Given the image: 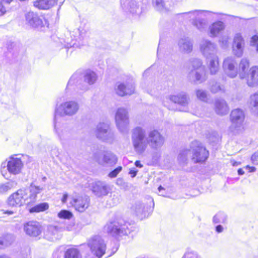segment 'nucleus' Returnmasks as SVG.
Instances as JSON below:
<instances>
[{
    "instance_id": "9d476101",
    "label": "nucleus",
    "mask_w": 258,
    "mask_h": 258,
    "mask_svg": "<svg viewBox=\"0 0 258 258\" xmlns=\"http://www.w3.org/2000/svg\"><path fill=\"white\" fill-rule=\"evenodd\" d=\"M95 135L98 139L109 144H113L115 140L114 133L108 123H99L97 126Z\"/></svg>"
},
{
    "instance_id": "cd10ccee",
    "label": "nucleus",
    "mask_w": 258,
    "mask_h": 258,
    "mask_svg": "<svg viewBox=\"0 0 258 258\" xmlns=\"http://www.w3.org/2000/svg\"><path fill=\"white\" fill-rule=\"evenodd\" d=\"M247 84L250 87L258 86V67L250 68L246 77Z\"/></svg>"
},
{
    "instance_id": "bb28decb",
    "label": "nucleus",
    "mask_w": 258,
    "mask_h": 258,
    "mask_svg": "<svg viewBox=\"0 0 258 258\" xmlns=\"http://www.w3.org/2000/svg\"><path fill=\"white\" fill-rule=\"evenodd\" d=\"M43 187L36 185L33 182L30 184L29 189H26L28 191V199L30 204L36 201L37 195L43 191Z\"/></svg>"
},
{
    "instance_id": "f257e3e1",
    "label": "nucleus",
    "mask_w": 258,
    "mask_h": 258,
    "mask_svg": "<svg viewBox=\"0 0 258 258\" xmlns=\"http://www.w3.org/2000/svg\"><path fill=\"white\" fill-rule=\"evenodd\" d=\"M132 140L135 151L143 153L149 145L152 149L159 150L164 144V137L157 131L149 132L146 136V131L141 127H136L132 131Z\"/></svg>"
},
{
    "instance_id": "ea45409f",
    "label": "nucleus",
    "mask_w": 258,
    "mask_h": 258,
    "mask_svg": "<svg viewBox=\"0 0 258 258\" xmlns=\"http://www.w3.org/2000/svg\"><path fill=\"white\" fill-rule=\"evenodd\" d=\"M49 206L47 203H40L30 208L29 212L30 213L42 212L47 210Z\"/></svg>"
},
{
    "instance_id": "c9c22d12",
    "label": "nucleus",
    "mask_w": 258,
    "mask_h": 258,
    "mask_svg": "<svg viewBox=\"0 0 258 258\" xmlns=\"http://www.w3.org/2000/svg\"><path fill=\"white\" fill-rule=\"evenodd\" d=\"M248 105L253 112L258 113V93H255L250 96Z\"/></svg>"
},
{
    "instance_id": "412c9836",
    "label": "nucleus",
    "mask_w": 258,
    "mask_h": 258,
    "mask_svg": "<svg viewBox=\"0 0 258 258\" xmlns=\"http://www.w3.org/2000/svg\"><path fill=\"white\" fill-rule=\"evenodd\" d=\"M26 21L30 25L35 28H41L47 25V21L44 18H40L36 13L29 12L26 15Z\"/></svg>"
},
{
    "instance_id": "f3484780",
    "label": "nucleus",
    "mask_w": 258,
    "mask_h": 258,
    "mask_svg": "<svg viewBox=\"0 0 258 258\" xmlns=\"http://www.w3.org/2000/svg\"><path fill=\"white\" fill-rule=\"evenodd\" d=\"M7 167V170L10 174L17 175L19 174L23 166V164L20 158L11 157L9 160L6 163H2L1 168H5Z\"/></svg>"
},
{
    "instance_id": "7ed1b4c3",
    "label": "nucleus",
    "mask_w": 258,
    "mask_h": 258,
    "mask_svg": "<svg viewBox=\"0 0 258 258\" xmlns=\"http://www.w3.org/2000/svg\"><path fill=\"white\" fill-rule=\"evenodd\" d=\"M97 78L96 73L90 70L84 73L83 80L80 78L77 74H74L69 81L67 89H75V87H77L81 90L86 91L88 89L89 85L96 82Z\"/></svg>"
},
{
    "instance_id": "e2e57ef3",
    "label": "nucleus",
    "mask_w": 258,
    "mask_h": 258,
    "mask_svg": "<svg viewBox=\"0 0 258 258\" xmlns=\"http://www.w3.org/2000/svg\"><path fill=\"white\" fill-rule=\"evenodd\" d=\"M113 200H115L116 201V202L114 203V204H117L119 203V199L117 197L115 198V199L113 198Z\"/></svg>"
},
{
    "instance_id": "de8ad7c7",
    "label": "nucleus",
    "mask_w": 258,
    "mask_h": 258,
    "mask_svg": "<svg viewBox=\"0 0 258 258\" xmlns=\"http://www.w3.org/2000/svg\"><path fill=\"white\" fill-rule=\"evenodd\" d=\"M182 258H201L198 253L193 250H188Z\"/></svg>"
},
{
    "instance_id": "5701e85b",
    "label": "nucleus",
    "mask_w": 258,
    "mask_h": 258,
    "mask_svg": "<svg viewBox=\"0 0 258 258\" xmlns=\"http://www.w3.org/2000/svg\"><path fill=\"white\" fill-rule=\"evenodd\" d=\"M120 5L124 11L133 14H139L142 12L137 0H120Z\"/></svg>"
},
{
    "instance_id": "1a4fd4ad",
    "label": "nucleus",
    "mask_w": 258,
    "mask_h": 258,
    "mask_svg": "<svg viewBox=\"0 0 258 258\" xmlns=\"http://www.w3.org/2000/svg\"><path fill=\"white\" fill-rule=\"evenodd\" d=\"M190 150L192 152L191 160L195 163H203L209 157V151L202 143L197 140H195L190 143Z\"/></svg>"
},
{
    "instance_id": "864d4df0",
    "label": "nucleus",
    "mask_w": 258,
    "mask_h": 258,
    "mask_svg": "<svg viewBox=\"0 0 258 258\" xmlns=\"http://www.w3.org/2000/svg\"><path fill=\"white\" fill-rule=\"evenodd\" d=\"M138 172V170L136 169V168H133L130 170L128 174L131 175L132 178H134L136 176Z\"/></svg>"
},
{
    "instance_id": "a18cd8bd",
    "label": "nucleus",
    "mask_w": 258,
    "mask_h": 258,
    "mask_svg": "<svg viewBox=\"0 0 258 258\" xmlns=\"http://www.w3.org/2000/svg\"><path fill=\"white\" fill-rule=\"evenodd\" d=\"M210 90L213 93H216L219 91H224V87L219 83L216 82L211 85Z\"/></svg>"
},
{
    "instance_id": "8fccbe9b",
    "label": "nucleus",
    "mask_w": 258,
    "mask_h": 258,
    "mask_svg": "<svg viewBox=\"0 0 258 258\" xmlns=\"http://www.w3.org/2000/svg\"><path fill=\"white\" fill-rule=\"evenodd\" d=\"M12 0H0V16L3 15L6 12V9L3 5V3L10 4Z\"/></svg>"
},
{
    "instance_id": "58836bf2",
    "label": "nucleus",
    "mask_w": 258,
    "mask_h": 258,
    "mask_svg": "<svg viewBox=\"0 0 258 258\" xmlns=\"http://www.w3.org/2000/svg\"><path fill=\"white\" fill-rule=\"evenodd\" d=\"M64 258H82V256L77 248H71L66 251Z\"/></svg>"
},
{
    "instance_id": "e433bc0d",
    "label": "nucleus",
    "mask_w": 258,
    "mask_h": 258,
    "mask_svg": "<svg viewBox=\"0 0 258 258\" xmlns=\"http://www.w3.org/2000/svg\"><path fill=\"white\" fill-rule=\"evenodd\" d=\"M190 150L184 149L181 150L178 156L177 160L179 163L181 165H184L186 163L188 156L190 154Z\"/></svg>"
},
{
    "instance_id": "13d9d810",
    "label": "nucleus",
    "mask_w": 258,
    "mask_h": 258,
    "mask_svg": "<svg viewBox=\"0 0 258 258\" xmlns=\"http://www.w3.org/2000/svg\"><path fill=\"white\" fill-rule=\"evenodd\" d=\"M135 165L136 167L139 168L143 167V165L141 163L140 161H136L135 163Z\"/></svg>"
},
{
    "instance_id": "79ce46f5",
    "label": "nucleus",
    "mask_w": 258,
    "mask_h": 258,
    "mask_svg": "<svg viewBox=\"0 0 258 258\" xmlns=\"http://www.w3.org/2000/svg\"><path fill=\"white\" fill-rule=\"evenodd\" d=\"M57 216L60 219H70L73 215L68 210H62L58 213Z\"/></svg>"
},
{
    "instance_id": "a211bd4d",
    "label": "nucleus",
    "mask_w": 258,
    "mask_h": 258,
    "mask_svg": "<svg viewBox=\"0 0 258 258\" xmlns=\"http://www.w3.org/2000/svg\"><path fill=\"white\" fill-rule=\"evenodd\" d=\"M223 69L225 74L230 78H235L238 74L237 63L234 57L228 56L224 59Z\"/></svg>"
},
{
    "instance_id": "2eb2a0df",
    "label": "nucleus",
    "mask_w": 258,
    "mask_h": 258,
    "mask_svg": "<svg viewBox=\"0 0 258 258\" xmlns=\"http://www.w3.org/2000/svg\"><path fill=\"white\" fill-rule=\"evenodd\" d=\"M199 48L200 52L206 59L217 55V45L208 39H202L200 42Z\"/></svg>"
},
{
    "instance_id": "f8f14e48",
    "label": "nucleus",
    "mask_w": 258,
    "mask_h": 258,
    "mask_svg": "<svg viewBox=\"0 0 258 258\" xmlns=\"http://www.w3.org/2000/svg\"><path fill=\"white\" fill-rule=\"evenodd\" d=\"M204 11H194L184 13L181 15L188 20H192V23L198 30L203 31L207 26V21L202 18Z\"/></svg>"
},
{
    "instance_id": "4468645a",
    "label": "nucleus",
    "mask_w": 258,
    "mask_h": 258,
    "mask_svg": "<svg viewBox=\"0 0 258 258\" xmlns=\"http://www.w3.org/2000/svg\"><path fill=\"white\" fill-rule=\"evenodd\" d=\"M28 198V191L26 189H20L9 197L8 203L12 207L21 206L24 204L29 205Z\"/></svg>"
},
{
    "instance_id": "774afa93",
    "label": "nucleus",
    "mask_w": 258,
    "mask_h": 258,
    "mask_svg": "<svg viewBox=\"0 0 258 258\" xmlns=\"http://www.w3.org/2000/svg\"><path fill=\"white\" fill-rule=\"evenodd\" d=\"M177 2H180L182 0H176Z\"/></svg>"
},
{
    "instance_id": "09e8293b",
    "label": "nucleus",
    "mask_w": 258,
    "mask_h": 258,
    "mask_svg": "<svg viewBox=\"0 0 258 258\" xmlns=\"http://www.w3.org/2000/svg\"><path fill=\"white\" fill-rule=\"evenodd\" d=\"M122 170V167L121 166H118L115 169H114L113 170L111 171L109 174L108 176L110 178H114L116 177L117 174Z\"/></svg>"
},
{
    "instance_id": "4d7b16f0",
    "label": "nucleus",
    "mask_w": 258,
    "mask_h": 258,
    "mask_svg": "<svg viewBox=\"0 0 258 258\" xmlns=\"http://www.w3.org/2000/svg\"><path fill=\"white\" fill-rule=\"evenodd\" d=\"M68 198V194L66 193V194H63V197L61 199V202L63 203H66L67 201Z\"/></svg>"
},
{
    "instance_id": "2f4dec72",
    "label": "nucleus",
    "mask_w": 258,
    "mask_h": 258,
    "mask_svg": "<svg viewBox=\"0 0 258 258\" xmlns=\"http://www.w3.org/2000/svg\"><path fill=\"white\" fill-rule=\"evenodd\" d=\"M64 230V227L57 225H50L48 226L45 232V236L48 239H53V236L56 238L58 233L63 231Z\"/></svg>"
},
{
    "instance_id": "393cba45",
    "label": "nucleus",
    "mask_w": 258,
    "mask_h": 258,
    "mask_svg": "<svg viewBox=\"0 0 258 258\" xmlns=\"http://www.w3.org/2000/svg\"><path fill=\"white\" fill-rule=\"evenodd\" d=\"M178 45L180 52L188 54L192 51L193 40L188 37H183L179 40Z\"/></svg>"
},
{
    "instance_id": "c03bdc74",
    "label": "nucleus",
    "mask_w": 258,
    "mask_h": 258,
    "mask_svg": "<svg viewBox=\"0 0 258 258\" xmlns=\"http://www.w3.org/2000/svg\"><path fill=\"white\" fill-rule=\"evenodd\" d=\"M196 95L200 100L206 101L207 100V94L206 91L202 89H198L196 91Z\"/></svg>"
},
{
    "instance_id": "6ab92c4d",
    "label": "nucleus",
    "mask_w": 258,
    "mask_h": 258,
    "mask_svg": "<svg viewBox=\"0 0 258 258\" xmlns=\"http://www.w3.org/2000/svg\"><path fill=\"white\" fill-rule=\"evenodd\" d=\"M23 230L27 235L33 237L39 236L42 231V226L36 221H30L25 223Z\"/></svg>"
},
{
    "instance_id": "b1692460",
    "label": "nucleus",
    "mask_w": 258,
    "mask_h": 258,
    "mask_svg": "<svg viewBox=\"0 0 258 258\" xmlns=\"http://www.w3.org/2000/svg\"><path fill=\"white\" fill-rule=\"evenodd\" d=\"M244 40L240 34H236L233 39V51L234 54L237 57H241L243 52L244 47Z\"/></svg>"
},
{
    "instance_id": "bf43d9fd",
    "label": "nucleus",
    "mask_w": 258,
    "mask_h": 258,
    "mask_svg": "<svg viewBox=\"0 0 258 258\" xmlns=\"http://www.w3.org/2000/svg\"><path fill=\"white\" fill-rule=\"evenodd\" d=\"M237 172H238V174L239 175H243L244 173V171L242 169H241V168L239 169L238 170Z\"/></svg>"
},
{
    "instance_id": "0eeeda50",
    "label": "nucleus",
    "mask_w": 258,
    "mask_h": 258,
    "mask_svg": "<svg viewBox=\"0 0 258 258\" xmlns=\"http://www.w3.org/2000/svg\"><path fill=\"white\" fill-rule=\"evenodd\" d=\"M93 158L99 165L106 167H112L117 162L116 155L108 150H100L94 152Z\"/></svg>"
},
{
    "instance_id": "aec40b11",
    "label": "nucleus",
    "mask_w": 258,
    "mask_h": 258,
    "mask_svg": "<svg viewBox=\"0 0 258 258\" xmlns=\"http://www.w3.org/2000/svg\"><path fill=\"white\" fill-rule=\"evenodd\" d=\"M115 91L120 96L131 95L135 91L134 82L132 80L125 83L117 82L115 85Z\"/></svg>"
},
{
    "instance_id": "c756f323",
    "label": "nucleus",
    "mask_w": 258,
    "mask_h": 258,
    "mask_svg": "<svg viewBox=\"0 0 258 258\" xmlns=\"http://www.w3.org/2000/svg\"><path fill=\"white\" fill-rule=\"evenodd\" d=\"M92 191L98 197L106 196L108 193V188L103 182L97 181L93 186Z\"/></svg>"
},
{
    "instance_id": "473e14b6",
    "label": "nucleus",
    "mask_w": 258,
    "mask_h": 258,
    "mask_svg": "<svg viewBox=\"0 0 258 258\" xmlns=\"http://www.w3.org/2000/svg\"><path fill=\"white\" fill-rule=\"evenodd\" d=\"M215 111L218 114L224 115L228 113L229 108L226 101L223 99H216L215 103Z\"/></svg>"
},
{
    "instance_id": "a878e982",
    "label": "nucleus",
    "mask_w": 258,
    "mask_h": 258,
    "mask_svg": "<svg viewBox=\"0 0 258 258\" xmlns=\"http://www.w3.org/2000/svg\"><path fill=\"white\" fill-rule=\"evenodd\" d=\"M59 121L57 120L56 121V126L55 121H53L55 132L60 140H68L71 137V131L66 126H61Z\"/></svg>"
},
{
    "instance_id": "5fc2aeb1",
    "label": "nucleus",
    "mask_w": 258,
    "mask_h": 258,
    "mask_svg": "<svg viewBox=\"0 0 258 258\" xmlns=\"http://www.w3.org/2000/svg\"><path fill=\"white\" fill-rule=\"evenodd\" d=\"M158 189L160 193V196H164V197L165 196L164 195L165 194L164 191L165 190L164 188H163L162 186L160 185L158 188Z\"/></svg>"
},
{
    "instance_id": "6e6d98bb",
    "label": "nucleus",
    "mask_w": 258,
    "mask_h": 258,
    "mask_svg": "<svg viewBox=\"0 0 258 258\" xmlns=\"http://www.w3.org/2000/svg\"><path fill=\"white\" fill-rule=\"evenodd\" d=\"M216 231L218 233H221L223 231V227L221 225H218L216 227Z\"/></svg>"
},
{
    "instance_id": "ddd939ff",
    "label": "nucleus",
    "mask_w": 258,
    "mask_h": 258,
    "mask_svg": "<svg viewBox=\"0 0 258 258\" xmlns=\"http://www.w3.org/2000/svg\"><path fill=\"white\" fill-rule=\"evenodd\" d=\"M115 119L118 130L122 133H127L128 130L129 119L126 109L119 108L116 111Z\"/></svg>"
},
{
    "instance_id": "a19ab883",
    "label": "nucleus",
    "mask_w": 258,
    "mask_h": 258,
    "mask_svg": "<svg viewBox=\"0 0 258 258\" xmlns=\"http://www.w3.org/2000/svg\"><path fill=\"white\" fill-rule=\"evenodd\" d=\"M227 221V216L223 212H219L213 217V222L215 223H225Z\"/></svg>"
},
{
    "instance_id": "4be33fe9",
    "label": "nucleus",
    "mask_w": 258,
    "mask_h": 258,
    "mask_svg": "<svg viewBox=\"0 0 258 258\" xmlns=\"http://www.w3.org/2000/svg\"><path fill=\"white\" fill-rule=\"evenodd\" d=\"M71 203L77 211L83 212L89 207L90 198L86 195L78 196L74 198Z\"/></svg>"
},
{
    "instance_id": "72a5a7b5",
    "label": "nucleus",
    "mask_w": 258,
    "mask_h": 258,
    "mask_svg": "<svg viewBox=\"0 0 258 258\" xmlns=\"http://www.w3.org/2000/svg\"><path fill=\"white\" fill-rule=\"evenodd\" d=\"M57 0H36L34 2V6L39 9L47 10L56 3Z\"/></svg>"
},
{
    "instance_id": "f03ea898",
    "label": "nucleus",
    "mask_w": 258,
    "mask_h": 258,
    "mask_svg": "<svg viewBox=\"0 0 258 258\" xmlns=\"http://www.w3.org/2000/svg\"><path fill=\"white\" fill-rule=\"evenodd\" d=\"M187 71V78L194 84H201L207 79L206 71L202 60L198 58H191L185 64Z\"/></svg>"
},
{
    "instance_id": "603ef678",
    "label": "nucleus",
    "mask_w": 258,
    "mask_h": 258,
    "mask_svg": "<svg viewBox=\"0 0 258 258\" xmlns=\"http://www.w3.org/2000/svg\"><path fill=\"white\" fill-rule=\"evenodd\" d=\"M228 38L227 37H224L220 40V43H222V47L227 46L228 45Z\"/></svg>"
},
{
    "instance_id": "6e6552de",
    "label": "nucleus",
    "mask_w": 258,
    "mask_h": 258,
    "mask_svg": "<svg viewBox=\"0 0 258 258\" xmlns=\"http://www.w3.org/2000/svg\"><path fill=\"white\" fill-rule=\"evenodd\" d=\"M154 203L153 199L149 198L146 201H137L133 205V213L141 220L148 217L152 212Z\"/></svg>"
},
{
    "instance_id": "c85d7f7f",
    "label": "nucleus",
    "mask_w": 258,
    "mask_h": 258,
    "mask_svg": "<svg viewBox=\"0 0 258 258\" xmlns=\"http://www.w3.org/2000/svg\"><path fill=\"white\" fill-rule=\"evenodd\" d=\"M169 99L175 103H177L184 107L183 109H180V111H186L184 108L188 103V98L186 94L184 92H181L176 95H171Z\"/></svg>"
},
{
    "instance_id": "7c9ffc66",
    "label": "nucleus",
    "mask_w": 258,
    "mask_h": 258,
    "mask_svg": "<svg viewBox=\"0 0 258 258\" xmlns=\"http://www.w3.org/2000/svg\"><path fill=\"white\" fill-rule=\"evenodd\" d=\"M207 66L211 75H216L219 71V61L218 55L206 59Z\"/></svg>"
},
{
    "instance_id": "f704fd0d",
    "label": "nucleus",
    "mask_w": 258,
    "mask_h": 258,
    "mask_svg": "<svg viewBox=\"0 0 258 258\" xmlns=\"http://www.w3.org/2000/svg\"><path fill=\"white\" fill-rule=\"evenodd\" d=\"M225 28V25L222 21H217L214 23L210 27L211 37L217 36Z\"/></svg>"
},
{
    "instance_id": "680f3d73",
    "label": "nucleus",
    "mask_w": 258,
    "mask_h": 258,
    "mask_svg": "<svg viewBox=\"0 0 258 258\" xmlns=\"http://www.w3.org/2000/svg\"><path fill=\"white\" fill-rule=\"evenodd\" d=\"M4 213L10 215L13 214L14 212L12 211L7 210L5 211Z\"/></svg>"
},
{
    "instance_id": "20e7f679",
    "label": "nucleus",
    "mask_w": 258,
    "mask_h": 258,
    "mask_svg": "<svg viewBox=\"0 0 258 258\" xmlns=\"http://www.w3.org/2000/svg\"><path fill=\"white\" fill-rule=\"evenodd\" d=\"M131 224L123 219H116L107 223L104 230L110 235L118 237L129 234L132 230Z\"/></svg>"
},
{
    "instance_id": "423d86ee",
    "label": "nucleus",
    "mask_w": 258,
    "mask_h": 258,
    "mask_svg": "<svg viewBox=\"0 0 258 258\" xmlns=\"http://www.w3.org/2000/svg\"><path fill=\"white\" fill-rule=\"evenodd\" d=\"M79 108L78 103L74 100H68L57 104L55 109L53 121L56 122L57 120H60L61 118L59 117L72 116L76 114Z\"/></svg>"
},
{
    "instance_id": "338daca9",
    "label": "nucleus",
    "mask_w": 258,
    "mask_h": 258,
    "mask_svg": "<svg viewBox=\"0 0 258 258\" xmlns=\"http://www.w3.org/2000/svg\"><path fill=\"white\" fill-rule=\"evenodd\" d=\"M148 70H146L145 72V74L147 73L148 72Z\"/></svg>"
},
{
    "instance_id": "4c0bfd02",
    "label": "nucleus",
    "mask_w": 258,
    "mask_h": 258,
    "mask_svg": "<svg viewBox=\"0 0 258 258\" xmlns=\"http://www.w3.org/2000/svg\"><path fill=\"white\" fill-rule=\"evenodd\" d=\"M248 67V60L246 58H242L239 64V76L241 79L245 78V70Z\"/></svg>"
},
{
    "instance_id": "49530a36",
    "label": "nucleus",
    "mask_w": 258,
    "mask_h": 258,
    "mask_svg": "<svg viewBox=\"0 0 258 258\" xmlns=\"http://www.w3.org/2000/svg\"><path fill=\"white\" fill-rule=\"evenodd\" d=\"M13 187V183L8 182L5 183L0 184V193L6 192L10 190Z\"/></svg>"
},
{
    "instance_id": "37998d69",
    "label": "nucleus",
    "mask_w": 258,
    "mask_h": 258,
    "mask_svg": "<svg viewBox=\"0 0 258 258\" xmlns=\"http://www.w3.org/2000/svg\"><path fill=\"white\" fill-rule=\"evenodd\" d=\"M153 5L155 8L159 11H163L165 9V4L163 0H153Z\"/></svg>"
},
{
    "instance_id": "052dcab7",
    "label": "nucleus",
    "mask_w": 258,
    "mask_h": 258,
    "mask_svg": "<svg viewBox=\"0 0 258 258\" xmlns=\"http://www.w3.org/2000/svg\"><path fill=\"white\" fill-rule=\"evenodd\" d=\"M246 168H249V169H250V172H254L255 171V168L254 167H249V166H246Z\"/></svg>"
},
{
    "instance_id": "39448f33",
    "label": "nucleus",
    "mask_w": 258,
    "mask_h": 258,
    "mask_svg": "<svg viewBox=\"0 0 258 258\" xmlns=\"http://www.w3.org/2000/svg\"><path fill=\"white\" fill-rule=\"evenodd\" d=\"M87 40V32L84 28H79L72 32H68L67 36L64 39V46L66 47H80L85 45Z\"/></svg>"
},
{
    "instance_id": "9b49d317",
    "label": "nucleus",
    "mask_w": 258,
    "mask_h": 258,
    "mask_svg": "<svg viewBox=\"0 0 258 258\" xmlns=\"http://www.w3.org/2000/svg\"><path fill=\"white\" fill-rule=\"evenodd\" d=\"M88 245L92 254L98 258H101L105 253L106 245L100 236L91 237L88 241Z\"/></svg>"
},
{
    "instance_id": "dca6fc26",
    "label": "nucleus",
    "mask_w": 258,
    "mask_h": 258,
    "mask_svg": "<svg viewBox=\"0 0 258 258\" xmlns=\"http://www.w3.org/2000/svg\"><path fill=\"white\" fill-rule=\"evenodd\" d=\"M245 115L243 111L237 108L233 110L230 114L231 125L230 130L232 132L238 131L240 130L243 125Z\"/></svg>"
},
{
    "instance_id": "3c124183",
    "label": "nucleus",
    "mask_w": 258,
    "mask_h": 258,
    "mask_svg": "<svg viewBox=\"0 0 258 258\" xmlns=\"http://www.w3.org/2000/svg\"><path fill=\"white\" fill-rule=\"evenodd\" d=\"M250 44L252 46H255L258 52V35H255L251 37Z\"/></svg>"
},
{
    "instance_id": "69168bd1",
    "label": "nucleus",
    "mask_w": 258,
    "mask_h": 258,
    "mask_svg": "<svg viewBox=\"0 0 258 258\" xmlns=\"http://www.w3.org/2000/svg\"><path fill=\"white\" fill-rule=\"evenodd\" d=\"M3 244V241L1 240H0V244L2 245Z\"/></svg>"
},
{
    "instance_id": "0e129e2a",
    "label": "nucleus",
    "mask_w": 258,
    "mask_h": 258,
    "mask_svg": "<svg viewBox=\"0 0 258 258\" xmlns=\"http://www.w3.org/2000/svg\"><path fill=\"white\" fill-rule=\"evenodd\" d=\"M0 258H9L8 256H4V255H0Z\"/></svg>"
}]
</instances>
